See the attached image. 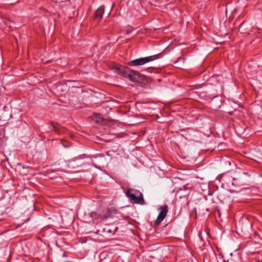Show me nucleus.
Segmentation results:
<instances>
[{"mask_svg": "<svg viewBox=\"0 0 262 262\" xmlns=\"http://www.w3.org/2000/svg\"><path fill=\"white\" fill-rule=\"evenodd\" d=\"M104 12V7L103 6H101L95 11L94 19L95 20H97L98 22H99L102 18Z\"/></svg>", "mask_w": 262, "mask_h": 262, "instance_id": "obj_5", "label": "nucleus"}, {"mask_svg": "<svg viewBox=\"0 0 262 262\" xmlns=\"http://www.w3.org/2000/svg\"><path fill=\"white\" fill-rule=\"evenodd\" d=\"M118 69H119V74L121 75L122 76L125 77V78H127V75H128V74L130 71V69L127 68H125V67H123V68H117Z\"/></svg>", "mask_w": 262, "mask_h": 262, "instance_id": "obj_8", "label": "nucleus"}, {"mask_svg": "<svg viewBox=\"0 0 262 262\" xmlns=\"http://www.w3.org/2000/svg\"><path fill=\"white\" fill-rule=\"evenodd\" d=\"M99 232H100V230H98L96 232V234H98Z\"/></svg>", "mask_w": 262, "mask_h": 262, "instance_id": "obj_14", "label": "nucleus"}, {"mask_svg": "<svg viewBox=\"0 0 262 262\" xmlns=\"http://www.w3.org/2000/svg\"><path fill=\"white\" fill-rule=\"evenodd\" d=\"M90 216L94 221H102L101 212H93L90 214Z\"/></svg>", "mask_w": 262, "mask_h": 262, "instance_id": "obj_7", "label": "nucleus"}, {"mask_svg": "<svg viewBox=\"0 0 262 262\" xmlns=\"http://www.w3.org/2000/svg\"><path fill=\"white\" fill-rule=\"evenodd\" d=\"M126 195L129 198L130 201L133 203L140 205H144L145 204L143 195L139 190L129 188L126 192Z\"/></svg>", "mask_w": 262, "mask_h": 262, "instance_id": "obj_1", "label": "nucleus"}, {"mask_svg": "<svg viewBox=\"0 0 262 262\" xmlns=\"http://www.w3.org/2000/svg\"><path fill=\"white\" fill-rule=\"evenodd\" d=\"M134 71V70H132L130 69V71L128 74V75H127V77L126 78H128L129 79V80L130 79L131 77H132V72Z\"/></svg>", "mask_w": 262, "mask_h": 262, "instance_id": "obj_12", "label": "nucleus"}, {"mask_svg": "<svg viewBox=\"0 0 262 262\" xmlns=\"http://www.w3.org/2000/svg\"><path fill=\"white\" fill-rule=\"evenodd\" d=\"M158 58V54L143 58H139L129 61L128 64L130 66H142Z\"/></svg>", "mask_w": 262, "mask_h": 262, "instance_id": "obj_2", "label": "nucleus"}, {"mask_svg": "<svg viewBox=\"0 0 262 262\" xmlns=\"http://www.w3.org/2000/svg\"><path fill=\"white\" fill-rule=\"evenodd\" d=\"M159 209L160 210V213L155 221V224L156 225H159L163 221L168 211V207L166 205L160 207Z\"/></svg>", "mask_w": 262, "mask_h": 262, "instance_id": "obj_3", "label": "nucleus"}, {"mask_svg": "<svg viewBox=\"0 0 262 262\" xmlns=\"http://www.w3.org/2000/svg\"><path fill=\"white\" fill-rule=\"evenodd\" d=\"M132 77L130 79V80L132 81H134V82L138 81L141 79V77H142V75L136 71H134L132 72Z\"/></svg>", "mask_w": 262, "mask_h": 262, "instance_id": "obj_6", "label": "nucleus"}, {"mask_svg": "<svg viewBox=\"0 0 262 262\" xmlns=\"http://www.w3.org/2000/svg\"><path fill=\"white\" fill-rule=\"evenodd\" d=\"M118 227L114 225H107L103 229V236H110V235L114 234L118 230Z\"/></svg>", "mask_w": 262, "mask_h": 262, "instance_id": "obj_4", "label": "nucleus"}, {"mask_svg": "<svg viewBox=\"0 0 262 262\" xmlns=\"http://www.w3.org/2000/svg\"><path fill=\"white\" fill-rule=\"evenodd\" d=\"M101 212L102 213V221L107 219L109 217H111L112 215V211L110 209H107L106 210H104L103 211Z\"/></svg>", "mask_w": 262, "mask_h": 262, "instance_id": "obj_9", "label": "nucleus"}, {"mask_svg": "<svg viewBox=\"0 0 262 262\" xmlns=\"http://www.w3.org/2000/svg\"><path fill=\"white\" fill-rule=\"evenodd\" d=\"M75 161V160H71V161H69V164H68V166L69 167H72L73 168H75L76 166H75L74 165V163Z\"/></svg>", "mask_w": 262, "mask_h": 262, "instance_id": "obj_11", "label": "nucleus"}, {"mask_svg": "<svg viewBox=\"0 0 262 262\" xmlns=\"http://www.w3.org/2000/svg\"><path fill=\"white\" fill-rule=\"evenodd\" d=\"M61 144L63 145V146L64 147H68V146H69L68 145H64V144H63V141L62 140L61 141Z\"/></svg>", "mask_w": 262, "mask_h": 262, "instance_id": "obj_13", "label": "nucleus"}, {"mask_svg": "<svg viewBox=\"0 0 262 262\" xmlns=\"http://www.w3.org/2000/svg\"><path fill=\"white\" fill-rule=\"evenodd\" d=\"M51 124L53 127V128L55 130V131L57 133H58L60 128V125L58 123L55 122H51Z\"/></svg>", "mask_w": 262, "mask_h": 262, "instance_id": "obj_10", "label": "nucleus"}]
</instances>
